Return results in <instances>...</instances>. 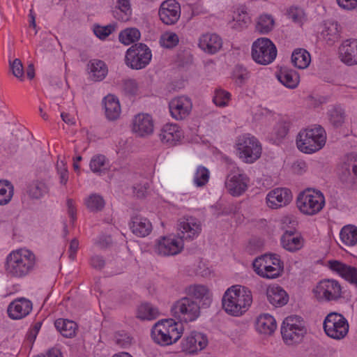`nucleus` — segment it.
I'll use <instances>...</instances> for the list:
<instances>
[{"mask_svg": "<svg viewBox=\"0 0 357 357\" xmlns=\"http://www.w3.org/2000/svg\"><path fill=\"white\" fill-rule=\"evenodd\" d=\"M36 265L34 253L28 249L20 248L13 250L7 255L4 269L7 275L22 278L31 273Z\"/></svg>", "mask_w": 357, "mask_h": 357, "instance_id": "nucleus-1", "label": "nucleus"}, {"mask_svg": "<svg viewBox=\"0 0 357 357\" xmlns=\"http://www.w3.org/2000/svg\"><path fill=\"white\" fill-rule=\"evenodd\" d=\"M252 302L250 290L241 285H234L225 292L222 304L225 311L230 315L239 317L244 314Z\"/></svg>", "mask_w": 357, "mask_h": 357, "instance_id": "nucleus-2", "label": "nucleus"}, {"mask_svg": "<svg viewBox=\"0 0 357 357\" xmlns=\"http://www.w3.org/2000/svg\"><path fill=\"white\" fill-rule=\"evenodd\" d=\"M182 334V324L173 319L158 321L151 331L153 341L161 346H168L176 342Z\"/></svg>", "mask_w": 357, "mask_h": 357, "instance_id": "nucleus-3", "label": "nucleus"}, {"mask_svg": "<svg viewBox=\"0 0 357 357\" xmlns=\"http://www.w3.org/2000/svg\"><path fill=\"white\" fill-rule=\"evenodd\" d=\"M326 135L320 126L301 130L296 138L298 149L305 153H312L320 150L326 143Z\"/></svg>", "mask_w": 357, "mask_h": 357, "instance_id": "nucleus-4", "label": "nucleus"}, {"mask_svg": "<svg viewBox=\"0 0 357 357\" xmlns=\"http://www.w3.org/2000/svg\"><path fill=\"white\" fill-rule=\"evenodd\" d=\"M307 333L303 319L298 315L286 317L281 326V335L284 342L287 345H294L302 342Z\"/></svg>", "mask_w": 357, "mask_h": 357, "instance_id": "nucleus-5", "label": "nucleus"}, {"mask_svg": "<svg viewBox=\"0 0 357 357\" xmlns=\"http://www.w3.org/2000/svg\"><path fill=\"white\" fill-rule=\"evenodd\" d=\"M296 205L302 213L314 215L324 208L325 197L320 190L307 188L298 194Z\"/></svg>", "mask_w": 357, "mask_h": 357, "instance_id": "nucleus-6", "label": "nucleus"}, {"mask_svg": "<svg viewBox=\"0 0 357 357\" xmlns=\"http://www.w3.org/2000/svg\"><path fill=\"white\" fill-rule=\"evenodd\" d=\"M252 265L257 275L268 279L279 277L284 268L283 262L276 254H266L256 258Z\"/></svg>", "mask_w": 357, "mask_h": 357, "instance_id": "nucleus-7", "label": "nucleus"}, {"mask_svg": "<svg viewBox=\"0 0 357 357\" xmlns=\"http://www.w3.org/2000/svg\"><path fill=\"white\" fill-rule=\"evenodd\" d=\"M236 147L238 157L246 163H252L261 154V146L259 140L250 134H243L236 139Z\"/></svg>", "mask_w": 357, "mask_h": 357, "instance_id": "nucleus-8", "label": "nucleus"}, {"mask_svg": "<svg viewBox=\"0 0 357 357\" xmlns=\"http://www.w3.org/2000/svg\"><path fill=\"white\" fill-rule=\"evenodd\" d=\"M251 55L256 63L264 66L268 65L275 59L277 48L270 39L259 38L252 45Z\"/></svg>", "mask_w": 357, "mask_h": 357, "instance_id": "nucleus-9", "label": "nucleus"}, {"mask_svg": "<svg viewBox=\"0 0 357 357\" xmlns=\"http://www.w3.org/2000/svg\"><path fill=\"white\" fill-rule=\"evenodd\" d=\"M201 305L190 297H183L176 301L172 307V313L185 322L195 321L200 315Z\"/></svg>", "mask_w": 357, "mask_h": 357, "instance_id": "nucleus-10", "label": "nucleus"}, {"mask_svg": "<svg viewBox=\"0 0 357 357\" xmlns=\"http://www.w3.org/2000/svg\"><path fill=\"white\" fill-rule=\"evenodd\" d=\"M325 333L332 339L342 340L349 332V325L347 319L337 312H331L323 323Z\"/></svg>", "mask_w": 357, "mask_h": 357, "instance_id": "nucleus-11", "label": "nucleus"}, {"mask_svg": "<svg viewBox=\"0 0 357 357\" xmlns=\"http://www.w3.org/2000/svg\"><path fill=\"white\" fill-rule=\"evenodd\" d=\"M151 57V51L146 45L137 43L128 49L125 61L126 65L130 68L140 70L149 65Z\"/></svg>", "mask_w": 357, "mask_h": 357, "instance_id": "nucleus-12", "label": "nucleus"}, {"mask_svg": "<svg viewBox=\"0 0 357 357\" xmlns=\"http://www.w3.org/2000/svg\"><path fill=\"white\" fill-rule=\"evenodd\" d=\"M250 179L243 170L233 166L227 176L225 185L233 197H239L248 189Z\"/></svg>", "mask_w": 357, "mask_h": 357, "instance_id": "nucleus-13", "label": "nucleus"}, {"mask_svg": "<svg viewBox=\"0 0 357 357\" xmlns=\"http://www.w3.org/2000/svg\"><path fill=\"white\" fill-rule=\"evenodd\" d=\"M202 224L199 220L192 216H184L178 219L177 235L182 241H192L202 232Z\"/></svg>", "mask_w": 357, "mask_h": 357, "instance_id": "nucleus-14", "label": "nucleus"}, {"mask_svg": "<svg viewBox=\"0 0 357 357\" xmlns=\"http://www.w3.org/2000/svg\"><path fill=\"white\" fill-rule=\"evenodd\" d=\"M314 293L317 298L322 301H337L342 297L341 285L335 280L328 279L320 281Z\"/></svg>", "mask_w": 357, "mask_h": 357, "instance_id": "nucleus-15", "label": "nucleus"}, {"mask_svg": "<svg viewBox=\"0 0 357 357\" xmlns=\"http://www.w3.org/2000/svg\"><path fill=\"white\" fill-rule=\"evenodd\" d=\"M192 102L188 96L176 97L169 102V109L172 118L177 121L183 120L188 117L192 110Z\"/></svg>", "mask_w": 357, "mask_h": 357, "instance_id": "nucleus-16", "label": "nucleus"}, {"mask_svg": "<svg viewBox=\"0 0 357 357\" xmlns=\"http://www.w3.org/2000/svg\"><path fill=\"white\" fill-rule=\"evenodd\" d=\"M208 338L202 333L192 331L181 342V349L189 354H194L203 350L208 345Z\"/></svg>", "mask_w": 357, "mask_h": 357, "instance_id": "nucleus-17", "label": "nucleus"}, {"mask_svg": "<svg viewBox=\"0 0 357 357\" xmlns=\"http://www.w3.org/2000/svg\"><path fill=\"white\" fill-rule=\"evenodd\" d=\"M158 15L164 24H174L181 16L180 5L175 0H166L161 3Z\"/></svg>", "mask_w": 357, "mask_h": 357, "instance_id": "nucleus-18", "label": "nucleus"}, {"mask_svg": "<svg viewBox=\"0 0 357 357\" xmlns=\"http://www.w3.org/2000/svg\"><path fill=\"white\" fill-rule=\"evenodd\" d=\"M183 248V242L178 237H162L158 241L155 252L162 256L176 255L181 252Z\"/></svg>", "mask_w": 357, "mask_h": 357, "instance_id": "nucleus-19", "label": "nucleus"}, {"mask_svg": "<svg viewBox=\"0 0 357 357\" xmlns=\"http://www.w3.org/2000/svg\"><path fill=\"white\" fill-rule=\"evenodd\" d=\"M153 121L148 114H138L132 122V130L138 137H146L153 132Z\"/></svg>", "mask_w": 357, "mask_h": 357, "instance_id": "nucleus-20", "label": "nucleus"}, {"mask_svg": "<svg viewBox=\"0 0 357 357\" xmlns=\"http://www.w3.org/2000/svg\"><path fill=\"white\" fill-rule=\"evenodd\" d=\"M32 307L31 301L25 298H20L8 305L7 312L12 319H20L27 316L32 310Z\"/></svg>", "mask_w": 357, "mask_h": 357, "instance_id": "nucleus-21", "label": "nucleus"}, {"mask_svg": "<svg viewBox=\"0 0 357 357\" xmlns=\"http://www.w3.org/2000/svg\"><path fill=\"white\" fill-rule=\"evenodd\" d=\"M291 199V192L287 188H275L270 191L266 196V203L272 208L286 206Z\"/></svg>", "mask_w": 357, "mask_h": 357, "instance_id": "nucleus-22", "label": "nucleus"}, {"mask_svg": "<svg viewBox=\"0 0 357 357\" xmlns=\"http://www.w3.org/2000/svg\"><path fill=\"white\" fill-rule=\"evenodd\" d=\"M337 174L340 180L347 186L357 184V162L347 161L340 163Z\"/></svg>", "mask_w": 357, "mask_h": 357, "instance_id": "nucleus-23", "label": "nucleus"}, {"mask_svg": "<svg viewBox=\"0 0 357 357\" xmlns=\"http://www.w3.org/2000/svg\"><path fill=\"white\" fill-rule=\"evenodd\" d=\"M159 136L164 144L173 146L181 140L183 133L178 125L170 123L166 124L162 128Z\"/></svg>", "mask_w": 357, "mask_h": 357, "instance_id": "nucleus-24", "label": "nucleus"}, {"mask_svg": "<svg viewBox=\"0 0 357 357\" xmlns=\"http://www.w3.org/2000/svg\"><path fill=\"white\" fill-rule=\"evenodd\" d=\"M186 297L197 301L202 307H208L211 303L208 289L204 285L195 284L185 288Z\"/></svg>", "mask_w": 357, "mask_h": 357, "instance_id": "nucleus-25", "label": "nucleus"}, {"mask_svg": "<svg viewBox=\"0 0 357 357\" xmlns=\"http://www.w3.org/2000/svg\"><path fill=\"white\" fill-rule=\"evenodd\" d=\"M329 268L338 273L342 278L354 284L357 287V268L348 266L341 261L337 260H331L328 261Z\"/></svg>", "mask_w": 357, "mask_h": 357, "instance_id": "nucleus-26", "label": "nucleus"}, {"mask_svg": "<svg viewBox=\"0 0 357 357\" xmlns=\"http://www.w3.org/2000/svg\"><path fill=\"white\" fill-rule=\"evenodd\" d=\"M340 54L344 63L349 66L357 64V39L344 41L340 47Z\"/></svg>", "mask_w": 357, "mask_h": 357, "instance_id": "nucleus-27", "label": "nucleus"}, {"mask_svg": "<svg viewBox=\"0 0 357 357\" xmlns=\"http://www.w3.org/2000/svg\"><path fill=\"white\" fill-rule=\"evenodd\" d=\"M198 45L205 52L213 54L220 50L222 41L221 38L215 33H205L199 38Z\"/></svg>", "mask_w": 357, "mask_h": 357, "instance_id": "nucleus-28", "label": "nucleus"}, {"mask_svg": "<svg viewBox=\"0 0 357 357\" xmlns=\"http://www.w3.org/2000/svg\"><path fill=\"white\" fill-rule=\"evenodd\" d=\"M130 227L132 232L139 237H145L152 231V225L146 218L135 216L132 218Z\"/></svg>", "mask_w": 357, "mask_h": 357, "instance_id": "nucleus-29", "label": "nucleus"}, {"mask_svg": "<svg viewBox=\"0 0 357 357\" xmlns=\"http://www.w3.org/2000/svg\"><path fill=\"white\" fill-rule=\"evenodd\" d=\"M266 296L270 303L277 307L286 305L289 300L287 292L279 286L268 288Z\"/></svg>", "mask_w": 357, "mask_h": 357, "instance_id": "nucleus-30", "label": "nucleus"}, {"mask_svg": "<svg viewBox=\"0 0 357 357\" xmlns=\"http://www.w3.org/2000/svg\"><path fill=\"white\" fill-rule=\"evenodd\" d=\"M277 77L280 83L289 89L296 88L300 81L297 72L287 68H282L277 75Z\"/></svg>", "mask_w": 357, "mask_h": 357, "instance_id": "nucleus-31", "label": "nucleus"}, {"mask_svg": "<svg viewBox=\"0 0 357 357\" xmlns=\"http://www.w3.org/2000/svg\"><path fill=\"white\" fill-rule=\"evenodd\" d=\"M282 247L289 251L296 252L300 250L303 245L301 237L294 235L293 231H286L281 237Z\"/></svg>", "mask_w": 357, "mask_h": 357, "instance_id": "nucleus-32", "label": "nucleus"}, {"mask_svg": "<svg viewBox=\"0 0 357 357\" xmlns=\"http://www.w3.org/2000/svg\"><path fill=\"white\" fill-rule=\"evenodd\" d=\"M106 117L114 121L118 119L121 114V107L119 100L112 95H108L103 100Z\"/></svg>", "mask_w": 357, "mask_h": 357, "instance_id": "nucleus-33", "label": "nucleus"}, {"mask_svg": "<svg viewBox=\"0 0 357 357\" xmlns=\"http://www.w3.org/2000/svg\"><path fill=\"white\" fill-rule=\"evenodd\" d=\"M321 35L327 44L333 45L340 37L337 23L334 21H326L324 23Z\"/></svg>", "mask_w": 357, "mask_h": 357, "instance_id": "nucleus-34", "label": "nucleus"}, {"mask_svg": "<svg viewBox=\"0 0 357 357\" xmlns=\"http://www.w3.org/2000/svg\"><path fill=\"white\" fill-rule=\"evenodd\" d=\"M256 328L260 333L271 335L277 328L276 321L269 314H261L257 319Z\"/></svg>", "mask_w": 357, "mask_h": 357, "instance_id": "nucleus-35", "label": "nucleus"}, {"mask_svg": "<svg viewBox=\"0 0 357 357\" xmlns=\"http://www.w3.org/2000/svg\"><path fill=\"white\" fill-rule=\"evenodd\" d=\"M250 23V17L245 7L241 6L234 12L233 20L230 22V26L236 31H241L246 28Z\"/></svg>", "mask_w": 357, "mask_h": 357, "instance_id": "nucleus-36", "label": "nucleus"}, {"mask_svg": "<svg viewBox=\"0 0 357 357\" xmlns=\"http://www.w3.org/2000/svg\"><path fill=\"white\" fill-rule=\"evenodd\" d=\"M27 195L31 199H40L49 192V188L43 181L36 180L27 187Z\"/></svg>", "mask_w": 357, "mask_h": 357, "instance_id": "nucleus-37", "label": "nucleus"}, {"mask_svg": "<svg viewBox=\"0 0 357 357\" xmlns=\"http://www.w3.org/2000/svg\"><path fill=\"white\" fill-rule=\"evenodd\" d=\"M341 243L348 247L357 244V227L353 225L344 226L340 231Z\"/></svg>", "mask_w": 357, "mask_h": 357, "instance_id": "nucleus-38", "label": "nucleus"}, {"mask_svg": "<svg viewBox=\"0 0 357 357\" xmlns=\"http://www.w3.org/2000/svg\"><path fill=\"white\" fill-rule=\"evenodd\" d=\"M311 57L310 53L304 49L294 50L291 55V62L294 66L299 69L306 68L310 63Z\"/></svg>", "mask_w": 357, "mask_h": 357, "instance_id": "nucleus-39", "label": "nucleus"}, {"mask_svg": "<svg viewBox=\"0 0 357 357\" xmlns=\"http://www.w3.org/2000/svg\"><path fill=\"white\" fill-rule=\"evenodd\" d=\"M54 326L63 337H72L75 335L77 324L73 321L59 319L55 321Z\"/></svg>", "mask_w": 357, "mask_h": 357, "instance_id": "nucleus-40", "label": "nucleus"}, {"mask_svg": "<svg viewBox=\"0 0 357 357\" xmlns=\"http://www.w3.org/2000/svg\"><path fill=\"white\" fill-rule=\"evenodd\" d=\"M114 13V17L119 20L128 21L132 14L130 0H118Z\"/></svg>", "mask_w": 357, "mask_h": 357, "instance_id": "nucleus-41", "label": "nucleus"}, {"mask_svg": "<svg viewBox=\"0 0 357 357\" xmlns=\"http://www.w3.org/2000/svg\"><path fill=\"white\" fill-rule=\"evenodd\" d=\"M89 67L90 73L95 81L102 80L107 74V68L102 61L93 60L90 62Z\"/></svg>", "mask_w": 357, "mask_h": 357, "instance_id": "nucleus-42", "label": "nucleus"}, {"mask_svg": "<svg viewBox=\"0 0 357 357\" xmlns=\"http://www.w3.org/2000/svg\"><path fill=\"white\" fill-rule=\"evenodd\" d=\"M108 163L109 161L104 155L97 154L91 158L89 167L93 173L100 174L107 169Z\"/></svg>", "mask_w": 357, "mask_h": 357, "instance_id": "nucleus-43", "label": "nucleus"}, {"mask_svg": "<svg viewBox=\"0 0 357 357\" xmlns=\"http://www.w3.org/2000/svg\"><path fill=\"white\" fill-rule=\"evenodd\" d=\"M14 187L6 180L0 181V205L3 206L9 203L13 196Z\"/></svg>", "mask_w": 357, "mask_h": 357, "instance_id": "nucleus-44", "label": "nucleus"}, {"mask_svg": "<svg viewBox=\"0 0 357 357\" xmlns=\"http://www.w3.org/2000/svg\"><path fill=\"white\" fill-rule=\"evenodd\" d=\"M158 314V309L150 303H142L137 309V317L142 320L154 319Z\"/></svg>", "mask_w": 357, "mask_h": 357, "instance_id": "nucleus-45", "label": "nucleus"}, {"mask_svg": "<svg viewBox=\"0 0 357 357\" xmlns=\"http://www.w3.org/2000/svg\"><path fill=\"white\" fill-rule=\"evenodd\" d=\"M140 32L136 28H128L121 31L119 36V41L128 45L140 38Z\"/></svg>", "mask_w": 357, "mask_h": 357, "instance_id": "nucleus-46", "label": "nucleus"}, {"mask_svg": "<svg viewBox=\"0 0 357 357\" xmlns=\"http://www.w3.org/2000/svg\"><path fill=\"white\" fill-rule=\"evenodd\" d=\"M274 20L270 15H262L259 17L256 24V29L261 34L269 33L274 26Z\"/></svg>", "mask_w": 357, "mask_h": 357, "instance_id": "nucleus-47", "label": "nucleus"}, {"mask_svg": "<svg viewBox=\"0 0 357 357\" xmlns=\"http://www.w3.org/2000/svg\"><path fill=\"white\" fill-rule=\"evenodd\" d=\"M232 78L238 86H241L250 78V72L245 67L238 64L234 68Z\"/></svg>", "mask_w": 357, "mask_h": 357, "instance_id": "nucleus-48", "label": "nucleus"}, {"mask_svg": "<svg viewBox=\"0 0 357 357\" xmlns=\"http://www.w3.org/2000/svg\"><path fill=\"white\" fill-rule=\"evenodd\" d=\"M86 205L91 211H101L105 206V201L103 198L97 194L90 195L86 199Z\"/></svg>", "mask_w": 357, "mask_h": 357, "instance_id": "nucleus-49", "label": "nucleus"}, {"mask_svg": "<svg viewBox=\"0 0 357 357\" xmlns=\"http://www.w3.org/2000/svg\"><path fill=\"white\" fill-rule=\"evenodd\" d=\"M209 171L203 166H199L194 176V183L197 187L205 185L209 179Z\"/></svg>", "mask_w": 357, "mask_h": 357, "instance_id": "nucleus-50", "label": "nucleus"}, {"mask_svg": "<svg viewBox=\"0 0 357 357\" xmlns=\"http://www.w3.org/2000/svg\"><path fill=\"white\" fill-rule=\"evenodd\" d=\"M330 122L335 126H340L344 121V113L340 107H333L328 112Z\"/></svg>", "mask_w": 357, "mask_h": 357, "instance_id": "nucleus-51", "label": "nucleus"}, {"mask_svg": "<svg viewBox=\"0 0 357 357\" xmlns=\"http://www.w3.org/2000/svg\"><path fill=\"white\" fill-rule=\"evenodd\" d=\"M178 36L173 32L164 33L160 38V44L166 48H172L178 43Z\"/></svg>", "mask_w": 357, "mask_h": 357, "instance_id": "nucleus-52", "label": "nucleus"}, {"mask_svg": "<svg viewBox=\"0 0 357 357\" xmlns=\"http://www.w3.org/2000/svg\"><path fill=\"white\" fill-rule=\"evenodd\" d=\"M289 122L285 120L279 121L273 128V135L280 140L286 137L289 132Z\"/></svg>", "mask_w": 357, "mask_h": 357, "instance_id": "nucleus-53", "label": "nucleus"}, {"mask_svg": "<svg viewBox=\"0 0 357 357\" xmlns=\"http://www.w3.org/2000/svg\"><path fill=\"white\" fill-rule=\"evenodd\" d=\"M115 30V25L108 24L107 26L96 25L93 27L95 35L100 39H105Z\"/></svg>", "mask_w": 357, "mask_h": 357, "instance_id": "nucleus-54", "label": "nucleus"}, {"mask_svg": "<svg viewBox=\"0 0 357 357\" xmlns=\"http://www.w3.org/2000/svg\"><path fill=\"white\" fill-rule=\"evenodd\" d=\"M230 99V93L224 90H217L213 97L214 103L220 107H225Z\"/></svg>", "mask_w": 357, "mask_h": 357, "instance_id": "nucleus-55", "label": "nucleus"}, {"mask_svg": "<svg viewBox=\"0 0 357 357\" xmlns=\"http://www.w3.org/2000/svg\"><path fill=\"white\" fill-rule=\"evenodd\" d=\"M114 341L119 347L127 348L131 345L132 338L128 333H117L114 336Z\"/></svg>", "mask_w": 357, "mask_h": 357, "instance_id": "nucleus-56", "label": "nucleus"}, {"mask_svg": "<svg viewBox=\"0 0 357 357\" xmlns=\"http://www.w3.org/2000/svg\"><path fill=\"white\" fill-rule=\"evenodd\" d=\"M56 168L60 183L66 185L68 181V171L66 165L61 161L60 163L57 162Z\"/></svg>", "mask_w": 357, "mask_h": 357, "instance_id": "nucleus-57", "label": "nucleus"}, {"mask_svg": "<svg viewBox=\"0 0 357 357\" xmlns=\"http://www.w3.org/2000/svg\"><path fill=\"white\" fill-rule=\"evenodd\" d=\"M68 207V214L70 218V222L73 225L75 220H77V209L75 205V202L72 199H68L66 202Z\"/></svg>", "mask_w": 357, "mask_h": 357, "instance_id": "nucleus-58", "label": "nucleus"}, {"mask_svg": "<svg viewBox=\"0 0 357 357\" xmlns=\"http://www.w3.org/2000/svg\"><path fill=\"white\" fill-rule=\"evenodd\" d=\"M10 68L13 74L17 78L23 76V66L20 59H15L12 63H10Z\"/></svg>", "mask_w": 357, "mask_h": 357, "instance_id": "nucleus-59", "label": "nucleus"}, {"mask_svg": "<svg viewBox=\"0 0 357 357\" xmlns=\"http://www.w3.org/2000/svg\"><path fill=\"white\" fill-rule=\"evenodd\" d=\"M123 90L131 95L135 94L137 90V84L134 79H126L123 82Z\"/></svg>", "mask_w": 357, "mask_h": 357, "instance_id": "nucleus-60", "label": "nucleus"}, {"mask_svg": "<svg viewBox=\"0 0 357 357\" xmlns=\"http://www.w3.org/2000/svg\"><path fill=\"white\" fill-rule=\"evenodd\" d=\"M337 3L345 10H353L357 8V0H337Z\"/></svg>", "mask_w": 357, "mask_h": 357, "instance_id": "nucleus-61", "label": "nucleus"}, {"mask_svg": "<svg viewBox=\"0 0 357 357\" xmlns=\"http://www.w3.org/2000/svg\"><path fill=\"white\" fill-rule=\"evenodd\" d=\"M90 264L93 268L101 270L105 266V261L100 255H93L90 259Z\"/></svg>", "mask_w": 357, "mask_h": 357, "instance_id": "nucleus-62", "label": "nucleus"}, {"mask_svg": "<svg viewBox=\"0 0 357 357\" xmlns=\"http://www.w3.org/2000/svg\"><path fill=\"white\" fill-rule=\"evenodd\" d=\"M79 248V241L77 238H73L70 243L68 249L69 258L74 260L76 257V254Z\"/></svg>", "mask_w": 357, "mask_h": 357, "instance_id": "nucleus-63", "label": "nucleus"}, {"mask_svg": "<svg viewBox=\"0 0 357 357\" xmlns=\"http://www.w3.org/2000/svg\"><path fill=\"white\" fill-rule=\"evenodd\" d=\"M148 188V183L143 185H137L133 187V192L137 197L142 198L145 196Z\"/></svg>", "mask_w": 357, "mask_h": 357, "instance_id": "nucleus-64", "label": "nucleus"}]
</instances>
